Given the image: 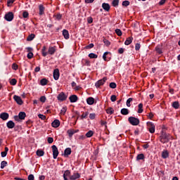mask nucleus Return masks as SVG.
<instances>
[{"mask_svg": "<svg viewBox=\"0 0 180 180\" xmlns=\"http://www.w3.org/2000/svg\"><path fill=\"white\" fill-rule=\"evenodd\" d=\"M6 165H8V162L4 160L1 162V169H4V168H5V167H6Z\"/></svg>", "mask_w": 180, "mask_h": 180, "instance_id": "obj_38", "label": "nucleus"}, {"mask_svg": "<svg viewBox=\"0 0 180 180\" xmlns=\"http://www.w3.org/2000/svg\"><path fill=\"white\" fill-rule=\"evenodd\" d=\"M68 98V95L65 94V93L64 92H60L58 96H57V99L58 101H59L60 102H64V101H67V98Z\"/></svg>", "mask_w": 180, "mask_h": 180, "instance_id": "obj_3", "label": "nucleus"}, {"mask_svg": "<svg viewBox=\"0 0 180 180\" xmlns=\"http://www.w3.org/2000/svg\"><path fill=\"white\" fill-rule=\"evenodd\" d=\"M128 122L132 126H139V124H140V120H139V118H136V117H129L128 118Z\"/></svg>", "mask_w": 180, "mask_h": 180, "instance_id": "obj_2", "label": "nucleus"}, {"mask_svg": "<svg viewBox=\"0 0 180 180\" xmlns=\"http://www.w3.org/2000/svg\"><path fill=\"white\" fill-rule=\"evenodd\" d=\"M0 119L2 120H8L9 119V114L8 112H1L0 114Z\"/></svg>", "mask_w": 180, "mask_h": 180, "instance_id": "obj_13", "label": "nucleus"}, {"mask_svg": "<svg viewBox=\"0 0 180 180\" xmlns=\"http://www.w3.org/2000/svg\"><path fill=\"white\" fill-rule=\"evenodd\" d=\"M112 5L115 8H117V6H119V0H113L112 2Z\"/></svg>", "mask_w": 180, "mask_h": 180, "instance_id": "obj_39", "label": "nucleus"}, {"mask_svg": "<svg viewBox=\"0 0 180 180\" xmlns=\"http://www.w3.org/2000/svg\"><path fill=\"white\" fill-rule=\"evenodd\" d=\"M110 88H112V89H115L117 85L115 82L110 83Z\"/></svg>", "mask_w": 180, "mask_h": 180, "instance_id": "obj_47", "label": "nucleus"}, {"mask_svg": "<svg viewBox=\"0 0 180 180\" xmlns=\"http://www.w3.org/2000/svg\"><path fill=\"white\" fill-rule=\"evenodd\" d=\"M10 84L11 85H16V84H18V80H16V79H12L10 81Z\"/></svg>", "mask_w": 180, "mask_h": 180, "instance_id": "obj_48", "label": "nucleus"}, {"mask_svg": "<svg viewBox=\"0 0 180 180\" xmlns=\"http://www.w3.org/2000/svg\"><path fill=\"white\" fill-rule=\"evenodd\" d=\"M79 178H81V175L79 173H75L73 175L70 176V180H77Z\"/></svg>", "mask_w": 180, "mask_h": 180, "instance_id": "obj_16", "label": "nucleus"}, {"mask_svg": "<svg viewBox=\"0 0 180 180\" xmlns=\"http://www.w3.org/2000/svg\"><path fill=\"white\" fill-rule=\"evenodd\" d=\"M87 22L89 24L92 23L94 22V18H92V17L87 18Z\"/></svg>", "mask_w": 180, "mask_h": 180, "instance_id": "obj_60", "label": "nucleus"}, {"mask_svg": "<svg viewBox=\"0 0 180 180\" xmlns=\"http://www.w3.org/2000/svg\"><path fill=\"white\" fill-rule=\"evenodd\" d=\"M146 158V156H144V154L143 153H140L138 154L136 156V161H140V160H144V159Z\"/></svg>", "mask_w": 180, "mask_h": 180, "instance_id": "obj_24", "label": "nucleus"}, {"mask_svg": "<svg viewBox=\"0 0 180 180\" xmlns=\"http://www.w3.org/2000/svg\"><path fill=\"white\" fill-rule=\"evenodd\" d=\"M52 127H60V120H55L52 123H51Z\"/></svg>", "mask_w": 180, "mask_h": 180, "instance_id": "obj_19", "label": "nucleus"}, {"mask_svg": "<svg viewBox=\"0 0 180 180\" xmlns=\"http://www.w3.org/2000/svg\"><path fill=\"white\" fill-rule=\"evenodd\" d=\"M67 176L70 177L71 176V171L70 170H65L64 174H63V179L64 180H68Z\"/></svg>", "mask_w": 180, "mask_h": 180, "instance_id": "obj_17", "label": "nucleus"}, {"mask_svg": "<svg viewBox=\"0 0 180 180\" xmlns=\"http://www.w3.org/2000/svg\"><path fill=\"white\" fill-rule=\"evenodd\" d=\"M86 49H94V44H90L88 46H86Z\"/></svg>", "mask_w": 180, "mask_h": 180, "instance_id": "obj_64", "label": "nucleus"}, {"mask_svg": "<svg viewBox=\"0 0 180 180\" xmlns=\"http://www.w3.org/2000/svg\"><path fill=\"white\" fill-rule=\"evenodd\" d=\"M116 99H117L116 95H112L110 96L111 102H116Z\"/></svg>", "mask_w": 180, "mask_h": 180, "instance_id": "obj_52", "label": "nucleus"}, {"mask_svg": "<svg viewBox=\"0 0 180 180\" xmlns=\"http://www.w3.org/2000/svg\"><path fill=\"white\" fill-rule=\"evenodd\" d=\"M28 180H34V175L33 174H30L28 176Z\"/></svg>", "mask_w": 180, "mask_h": 180, "instance_id": "obj_63", "label": "nucleus"}, {"mask_svg": "<svg viewBox=\"0 0 180 180\" xmlns=\"http://www.w3.org/2000/svg\"><path fill=\"white\" fill-rule=\"evenodd\" d=\"M69 101L71 103H75L78 101V96L75 94H73L69 97Z\"/></svg>", "mask_w": 180, "mask_h": 180, "instance_id": "obj_12", "label": "nucleus"}, {"mask_svg": "<svg viewBox=\"0 0 180 180\" xmlns=\"http://www.w3.org/2000/svg\"><path fill=\"white\" fill-rule=\"evenodd\" d=\"M89 58H98V55H96L94 53H91L89 54Z\"/></svg>", "mask_w": 180, "mask_h": 180, "instance_id": "obj_44", "label": "nucleus"}, {"mask_svg": "<svg viewBox=\"0 0 180 180\" xmlns=\"http://www.w3.org/2000/svg\"><path fill=\"white\" fill-rule=\"evenodd\" d=\"M51 148H52V151H53V159L56 160L57 159V157H58V148H57V146L56 145H53L51 146Z\"/></svg>", "mask_w": 180, "mask_h": 180, "instance_id": "obj_5", "label": "nucleus"}, {"mask_svg": "<svg viewBox=\"0 0 180 180\" xmlns=\"http://www.w3.org/2000/svg\"><path fill=\"white\" fill-rule=\"evenodd\" d=\"M94 136V131L90 130L86 134V136L89 138V137H92Z\"/></svg>", "mask_w": 180, "mask_h": 180, "instance_id": "obj_40", "label": "nucleus"}, {"mask_svg": "<svg viewBox=\"0 0 180 180\" xmlns=\"http://www.w3.org/2000/svg\"><path fill=\"white\" fill-rule=\"evenodd\" d=\"M171 138V135L169 134L166 133L164 131H161V135L160 136V141L162 143V144H165V143H168L169 141V139Z\"/></svg>", "mask_w": 180, "mask_h": 180, "instance_id": "obj_1", "label": "nucleus"}, {"mask_svg": "<svg viewBox=\"0 0 180 180\" xmlns=\"http://www.w3.org/2000/svg\"><path fill=\"white\" fill-rule=\"evenodd\" d=\"M22 18H24L25 19H27V18H29V12H27L26 11H23Z\"/></svg>", "mask_w": 180, "mask_h": 180, "instance_id": "obj_46", "label": "nucleus"}, {"mask_svg": "<svg viewBox=\"0 0 180 180\" xmlns=\"http://www.w3.org/2000/svg\"><path fill=\"white\" fill-rule=\"evenodd\" d=\"M9 151V148L8 147L5 148V151L1 153V157L4 158L6 155H8V152Z\"/></svg>", "mask_w": 180, "mask_h": 180, "instance_id": "obj_33", "label": "nucleus"}, {"mask_svg": "<svg viewBox=\"0 0 180 180\" xmlns=\"http://www.w3.org/2000/svg\"><path fill=\"white\" fill-rule=\"evenodd\" d=\"M162 158H168L169 157V153H168V150H163L162 153Z\"/></svg>", "mask_w": 180, "mask_h": 180, "instance_id": "obj_26", "label": "nucleus"}, {"mask_svg": "<svg viewBox=\"0 0 180 180\" xmlns=\"http://www.w3.org/2000/svg\"><path fill=\"white\" fill-rule=\"evenodd\" d=\"M115 33L117 36H122V30L120 29H116Z\"/></svg>", "mask_w": 180, "mask_h": 180, "instance_id": "obj_51", "label": "nucleus"}, {"mask_svg": "<svg viewBox=\"0 0 180 180\" xmlns=\"http://www.w3.org/2000/svg\"><path fill=\"white\" fill-rule=\"evenodd\" d=\"M46 8H44V6H43L42 4H40L39 6V16H41L43 15H44V11H45Z\"/></svg>", "mask_w": 180, "mask_h": 180, "instance_id": "obj_15", "label": "nucleus"}, {"mask_svg": "<svg viewBox=\"0 0 180 180\" xmlns=\"http://www.w3.org/2000/svg\"><path fill=\"white\" fill-rule=\"evenodd\" d=\"M34 37H36V35L34 34H30V35H28L27 41H32L34 39Z\"/></svg>", "mask_w": 180, "mask_h": 180, "instance_id": "obj_32", "label": "nucleus"}, {"mask_svg": "<svg viewBox=\"0 0 180 180\" xmlns=\"http://www.w3.org/2000/svg\"><path fill=\"white\" fill-rule=\"evenodd\" d=\"M88 115H89V112H86L85 113H83L81 116V119H86Z\"/></svg>", "mask_w": 180, "mask_h": 180, "instance_id": "obj_54", "label": "nucleus"}, {"mask_svg": "<svg viewBox=\"0 0 180 180\" xmlns=\"http://www.w3.org/2000/svg\"><path fill=\"white\" fill-rule=\"evenodd\" d=\"M162 50V44H158L155 48V51L156 52V54H158L159 56H161V54L164 53Z\"/></svg>", "mask_w": 180, "mask_h": 180, "instance_id": "obj_8", "label": "nucleus"}, {"mask_svg": "<svg viewBox=\"0 0 180 180\" xmlns=\"http://www.w3.org/2000/svg\"><path fill=\"white\" fill-rule=\"evenodd\" d=\"M140 47H141V45H140V44L136 43L135 45V50L136 51H139V50H140Z\"/></svg>", "mask_w": 180, "mask_h": 180, "instance_id": "obj_57", "label": "nucleus"}, {"mask_svg": "<svg viewBox=\"0 0 180 180\" xmlns=\"http://www.w3.org/2000/svg\"><path fill=\"white\" fill-rule=\"evenodd\" d=\"M103 41L104 44H105V46H106L107 47H109V46H110V41H109V40L106 39V38H104V39H103Z\"/></svg>", "mask_w": 180, "mask_h": 180, "instance_id": "obj_41", "label": "nucleus"}, {"mask_svg": "<svg viewBox=\"0 0 180 180\" xmlns=\"http://www.w3.org/2000/svg\"><path fill=\"white\" fill-rule=\"evenodd\" d=\"M118 53H119V54H123V53H124V49H123V48H120V49H118Z\"/></svg>", "mask_w": 180, "mask_h": 180, "instance_id": "obj_61", "label": "nucleus"}, {"mask_svg": "<svg viewBox=\"0 0 180 180\" xmlns=\"http://www.w3.org/2000/svg\"><path fill=\"white\" fill-rule=\"evenodd\" d=\"M15 0H7V5L8 6H11L13 2H15Z\"/></svg>", "mask_w": 180, "mask_h": 180, "instance_id": "obj_59", "label": "nucleus"}, {"mask_svg": "<svg viewBox=\"0 0 180 180\" xmlns=\"http://www.w3.org/2000/svg\"><path fill=\"white\" fill-rule=\"evenodd\" d=\"M47 141L49 144H51L54 141V139L53 137H48Z\"/></svg>", "mask_w": 180, "mask_h": 180, "instance_id": "obj_55", "label": "nucleus"}, {"mask_svg": "<svg viewBox=\"0 0 180 180\" xmlns=\"http://www.w3.org/2000/svg\"><path fill=\"white\" fill-rule=\"evenodd\" d=\"M172 108L174 109H179V101H174L172 103Z\"/></svg>", "mask_w": 180, "mask_h": 180, "instance_id": "obj_29", "label": "nucleus"}, {"mask_svg": "<svg viewBox=\"0 0 180 180\" xmlns=\"http://www.w3.org/2000/svg\"><path fill=\"white\" fill-rule=\"evenodd\" d=\"M53 17L56 18V20H61V19L63 18V15L60 13H58L53 15Z\"/></svg>", "mask_w": 180, "mask_h": 180, "instance_id": "obj_37", "label": "nucleus"}, {"mask_svg": "<svg viewBox=\"0 0 180 180\" xmlns=\"http://www.w3.org/2000/svg\"><path fill=\"white\" fill-rule=\"evenodd\" d=\"M102 8L105 11V12H109L110 11V5L108 3H103Z\"/></svg>", "mask_w": 180, "mask_h": 180, "instance_id": "obj_14", "label": "nucleus"}, {"mask_svg": "<svg viewBox=\"0 0 180 180\" xmlns=\"http://www.w3.org/2000/svg\"><path fill=\"white\" fill-rule=\"evenodd\" d=\"M27 58H29V60L33 58V53L32 52H29L27 55Z\"/></svg>", "mask_w": 180, "mask_h": 180, "instance_id": "obj_58", "label": "nucleus"}, {"mask_svg": "<svg viewBox=\"0 0 180 180\" xmlns=\"http://www.w3.org/2000/svg\"><path fill=\"white\" fill-rule=\"evenodd\" d=\"M121 114L124 116H127L129 115V109L127 108H122L121 109Z\"/></svg>", "mask_w": 180, "mask_h": 180, "instance_id": "obj_30", "label": "nucleus"}, {"mask_svg": "<svg viewBox=\"0 0 180 180\" xmlns=\"http://www.w3.org/2000/svg\"><path fill=\"white\" fill-rule=\"evenodd\" d=\"M13 18L14 15L13 12H8L4 16V19H6L7 22H12V20H13Z\"/></svg>", "mask_w": 180, "mask_h": 180, "instance_id": "obj_7", "label": "nucleus"}, {"mask_svg": "<svg viewBox=\"0 0 180 180\" xmlns=\"http://www.w3.org/2000/svg\"><path fill=\"white\" fill-rule=\"evenodd\" d=\"M86 103L88 105H94L95 103V98L94 97H89L86 98Z\"/></svg>", "mask_w": 180, "mask_h": 180, "instance_id": "obj_18", "label": "nucleus"}, {"mask_svg": "<svg viewBox=\"0 0 180 180\" xmlns=\"http://www.w3.org/2000/svg\"><path fill=\"white\" fill-rule=\"evenodd\" d=\"M71 153H72L71 148H67L64 151L65 157H68V155H71Z\"/></svg>", "mask_w": 180, "mask_h": 180, "instance_id": "obj_22", "label": "nucleus"}, {"mask_svg": "<svg viewBox=\"0 0 180 180\" xmlns=\"http://www.w3.org/2000/svg\"><path fill=\"white\" fill-rule=\"evenodd\" d=\"M47 84H49V80L46 78H44V79H41L40 80V84L42 86H44L46 85H47Z\"/></svg>", "mask_w": 180, "mask_h": 180, "instance_id": "obj_25", "label": "nucleus"}, {"mask_svg": "<svg viewBox=\"0 0 180 180\" xmlns=\"http://www.w3.org/2000/svg\"><path fill=\"white\" fill-rule=\"evenodd\" d=\"M65 112H67V106L63 107V108L60 110V114L63 115V116H64V115H65Z\"/></svg>", "mask_w": 180, "mask_h": 180, "instance_id": "obj_45", "label": "nucleus"}, {"mask_svg": "<svg viewBox=\"0 0 180 180\" xmlns=\"http://www.w3.org/2000/svg\"><path fill=\"white\" fill-rule=\"evenodd\" d=\"M132 41H133V37H128L124 41V44L125 46H129V44H131Z\"/></svg>", "mask_w": 180, "mask_h": 180, "instance_id": "obj_27", "label": "nucleus"}, {"mask_svg": "<svg viewBox=\"0 0 180 180\" xmlns=\"http://www.w3.org/2000/svg\"><path fill=\"white\" fill-rule=\"evenodd\" d=\"M146 124H147L148 131L150 133H151V134L155 133V125L154 124V123H153L151 122H148L146 123Z\"/></svg>", "mask_w": 180, "mask_h": 180, "instance_id": "obj_4", "label": "nucleus"}, {"mask_svg": "<svg viewBox=\"0 0 180 180\" xmlns=\"http://www.w3.org/2000/svg\"><path fill=\"white\" fill-rule=\"evenodd\" d=\"M133 101V98H129L127 100V106L128 108H130V106H131V105L130 104L131 102Z\"/></svg>", "mask_w": 180, "mask_h": 180, "instance_id": "obj_42", "label": "nucleus"}, {"mask_svg": "<svg viewBox=\"0 0 180 180\" xmlns=\"http://www.w3.org/2000/svg\"><path fill=\"white\" fill-rule=\"evenodd\" d=\"M67 133H68L69 137H72V136H74V134H75V133H77V131H74V129H69L67 131Z\"/></svg>", "mask_w": 180, "mask_h": 180, "instance_id": "obj_31", "label": "nucleus"}, {"mask_svg": "<svg viewBox=\"0 0 180 180\" xmlns=\"http://www.w3.org/2000/svg\"><path fill=\"white\" fill-rule=\"evenodd\" d=\"M138 113H143V103H139V105H138Z\"/></svg>", "mask_w": 180, "mask_h": 180, "instance_id": "obj_36", "label": "nucleus"}, {"mask_svg": "<svg viewBox=\"0 0 180 180\" xmlns=\"http://www.w3.org/2000/svg\"><path fill=\"white\" fill-rule=\"evenodd\" d=\"M63 36L64 38L68 40V39H70V33L68 32V30H63Z\"/></svg>", "mask_w": 180, "mask_h": 180, "instance_id": "obj_21", "label": "nucleus"}, {"mask_svg": "<svg viewBox=\"0 0 180 180\" xmlns=\"http://www.w3.org/2000/svg\"><path fill=\"white\" fill-rule=\"evenodd\" d=\"M46 50H47V48L46 47V46H44L41 49V54L43 57H46L49 54V53H47Z\"/></svg>", "mask_w": 180, "mask_h": 180, "instance_id": "obj_28", "label": "nucleus"}, {"mask_svg": "<svg viewBox=\"0 0 180 180\" xmlns=\"http://www.w3.org/2000/svg\"><path fill=\"white\" fill-rule=\"evenodd\" d=\"M58 78H60V70L55 69L53 70V79H55V81H58Z\"/></svg>", "mask_w": 180, "mask_h": 180, "instance_id": "obj_10", "label": "nucleus"}, {"mask_svg": "<svg viewBox=\"0 0 180 180\" xmlns=\"http://www.w3.org/2000/svg\"><path fill=\"white\" fill-rule=\"evenodd\" d=\"M13 99L16 101V103H18V105H23V101L22 100V98H20V96L15 95L13 96Z\"/></svg>", "mask_w": 180, "mask_h": 180, "instance_id": "obj_11", "label": "nucleus"}, {"mask_svg": "<svg viewBox=\"0 0 180 180\" xmlns=\"http://www.w3.org/2000/svg\"><path fill=\"white\" fill-rule=\"evenodd\" d=\"M57 51V47L56 46H49L48 51V54H50L51 56H53V54Z\"/></svg>", "mask_w": 180, "mask_h": 180, "instance_id": "obj_9", "label": "nucleus"}, {"mask_svg": "<svg viewBox=\"0 0 180 180\" xmlns=\"http://www.w3.org/2000/svg\"><path fill=\"white\" fill-rule=\"evenodd\" d=\"M96 115L95 113H90L89 114V119H91V120H94V119H95Z\"/></svg>", "mask_w": 180, "mask_h": 180, "instance_id": "obj_53", "label": "nucleus"}, {"mask_svg": "<svg viewBox=\"0 0 180 180\" xmlns=\"http://www.w3.org/2000/svg\"><path fill=\"white\" fill-rule=\"evenodd\" d=\"M37 155H38V157H43V155H44V151L40 149L37 150Z\"/></svg>", "mask_w": 180, "mask_h": 180, "instance_id": "obj_34", "label": "nucleus"}, {"mask_svg": "<svg viewBox=\"0 0 180 180\" xmlns=\"http://www.w3.org/2000/svg\"><path fill=\"white\" fill-rule=\"evenodd\" d=\"M6 126L8 129H13V127H15V122H13L12 120H10L6 123Z\"/></svg>", "mask_w": 180, "mask_h": 180, "instance_id": "obj_20", "label": "nucleus"}, {"mask_svg": "<svg viewBox=\"0 0 180 180\" xmlns=\"http://www.w3.org/2000/svg\"><path fill=\"white\" fill-rule=\"evenodd\" d=\"M130 5V1H124L122 2V6H129Z\"/></svg>", "mask_w": 180, "mask_h": 180, "instance_id": "obj_50", "label": "nucleus"}, {"mask_svg": "<svg viewBox=\"0 0 180 180\" xmlns=\"http://www.w3.org/2000/svg\"><path fill=\"white\" fill-rule=\"evenodd\" d=\"M106 81H108V77H105L103 79L98 80L97 82H96L95 86L99 88V86H102V85H103L105 82H106Z\"/></svg>", "mask_w": 180, "mask_h": 180, "instance_id": "obj_6", "label": "nucleus"}, {"mask_svg": "<svg viewBox=\"0 0 180 180\" xmlns=\"http://www.w3.org/2000/svg\"><path fill=\"white\" fill-rule=\"evenodd\" d=\"M38 117L41 119V120H46V115L43 114H39Z\"/></svg>", "mask_w": 180, "mask_h": 180, "instance_id": "obj_49", "label": "nucleus"}, {"mask_svg": "<svg viewBox=\"0 0 180 180\" xmlns=\"http://www.w3.org/2000/svg\"><path fill=\"white\" fill-rule=\"evenodd\" d=\"M18 117L20 118V120H25V118L26 117V112H20L18 114Z\"/></svg>", "mask_w": 180, "mask_h": 180, "instance_id": "obj_23", "label": "nucleus"}, {"mask_svg": "<svg viewBox=\"0 0 180 180\" xmlns=\"http://www.w3.org/2000/svg\"><path fill=\"white\" fill-rule=\"evenodd\" d=\"M18 68H19V67L16 65V63H13V64L12 65V68H13V70H15V71H16V70H18Z\"/></svg>", "mask_w": 180, "mask_h": 180, "instance_id": "obj_62", "label": "nucleus"}, {"mask_svg": "<svg viewBox=\"0 0 180 180\" xmlns=\"http://www.w3.org/2000/svg\"><path fill=\"white\" fill-rule=\"evenodd\" d=\"M46 96H41L39 98L40 102H42V103H44V102H46Z\"/></svg>", "mask_w": 180, "mask_h": 180, "instance_id": "obj_56", "label": "nucleus"}, {"mask_svg": "<svg viewBox=\"0 0 180 180\" xmlns=\"http://www.w3.org/2000/svg\"><path fill=\"white\" fill-rule=\"evenodd\" d=\"M106 112L108 115H113L115 110H113V108L110 107L106 110Z\"/></svg>", "mask_w": 180, "mask_h": 180, "instance_id": "obj_35", "label": "nucleus"}, {"mask_svg": "<svg viewBox=\"0 0 180 180\" xmlns=\"http://www.w3.org/2000/svg\"><path fill=\"white\" fill-rule=\"evenodd\" d=\"M110 52H105L103 55V59L104 60V61H109V60H108V54H109Z\"/></svg>", "mask_w": 180, "mask_h": 180, "instance_id": "obj_43", "label": "nucleus"}]
</instances>
